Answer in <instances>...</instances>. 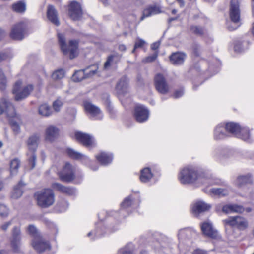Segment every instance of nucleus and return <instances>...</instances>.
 <instances>
[{"mask_svg":"<svg viewBox=\"0 0 254 254\" xmlns=\"http://www.w3.org/2000/svg\"><path fill=\"white\" fill-rule=\"evenodd\" d=\"M184 94V91L182 89H179L178 90H176L174 94V97L175 98H178L181 97L183 96Z\"/></svg>","mask_w":254,"mask_h":254,"instance_id":"obj_59","label":"nucleus"},{"mask_svg":"<svg viewBox=\"0 0 254 254\" xmlns=\"http://www.w3.org/2000/svg\"><path fill=\"white\" fill-rule=\"evenodd\" d=\"M7 55L4 53H0V62L7 58Z\"/></svg>","mask_w":254,"mask_h":254,"instance_id":"obj_64","label":"nucleus"},{"mask_svg":"<svg viewBox=\"0 0 254 254\" xmlns=\"http://www.w3.org/2000/svg\"><path fill=\"white\" fill-rule=\"evenodd\" d=\"M75 136L78 141L86 147H92L95 144L94 137L88 134L78 131L75 132Z\"/></svg>","mask_w":254,"mask_h":254,"instance_id":"obj_18","label":"nucleus"},{"mask_svg":"<svg viewBox=\"0 0 254 254\" xmlns=\"http://www.w3.org/2000/svg\"><path fill=\"white\" fill-rule=\"evenodd\" d=\"M3 114H5L9 118L14 117L16 115L14 106L6 97L0 99V115Z\"/></svg>","mask_w":254,"mask_h":254,"instance_id":"obj_11","label":"nucleus"},{"mask_svg":"<svg viewBox=\"0 0 254 254\" xmlns=\"http://www.w3.org/2000/svg\"><path fill=\"white\" fill-rule=\"evenodd\" d=\"M115 56L113 55H111L108 56L107 61L104 64V68L106 69L108 68L111 65V63L113 62V59Z\"/></svg>","mask_w":254,"mask_h":254,"instance_id":"obj_55","label":"nucleus"},{"mask_svg":"<svg viewBox=\"0 0 254 254\" xmlns=\"http://www.w3.org/2000/svg\"><path fill=\"white\" fill-rule=\"evenodd\" d=\"M8 214V209L3 204H0V215L2 217H6Z\"/></svg>","mask_w":254,"mask_h":254,"instance_id":"obj_53","label":"nucleus"},{"mask_svg":"<svg viewBox=\"0 0 254 254\" xmlns=\"http://www.w3.org/2000/svg\"><path fill=\"white\" fill-rule=\"evenodd\" d=\"M223 222L226 225L236 227L241 231L245 230L249 227L247 219L241 216L229 217L223 220Z\"/></svg>","mask_w":254,"mask_h":254,"instance_id":"obj_8","label":"nucleus"},{"mask_svg":"<svg viewBox=\"0 0 254 254\" xmlns=\"http://www.w3.org/2000/svg\"><path fill=\"white\" fill-rule=\"evenodd\" d=\"M144 245L150 246L155 251L160 252L163 248H164L166 245L164 243H161L157 240H154L152 238H148L145 240Z\"/></svg>","mask_w":254,"mask_h":254,"instance_id":"obj_34","label":"nucleus"},{"mask_svg":"<svg viewBox=\"0 0 254 254\" xmlns=\"http://www.w3.org/2000/svg\"><path fill=\"white\" fill-rule=\"evenodd\" d=\"M211 206L203 201H198L194 203L191 207L192 213L195 215H198L202 212L208 211Z\"/></svg>","mask_w":254,"mask_h":254,"instance_id":"obj_24","label":"nucleus"},{"mask_svg":"<svg viewBox=\"0 0 254 254\" xmlns=\"http://www.w3.org/2000/svg\"><path fill=\"white\" fill-rule=\"evenodd\" d=\"M234 50L235 52L238 53H240L243 51V49L242 47L241 43L236 44L234 46Z\"/></svg>","mask_w":254,"mask_h":254,"instance_id":"obj_60","label":"nucleus"},{"mask_svg":"<svg viewBox=\"0 0 254 254\" xmlns=\"http://www.w3.org/2000/svg\"><path fill=\"white\" fill-rule=\"evenodd\" d=\"M25 186V184L21 180L20 181L18 184L14 187L11 194L12 197L17 199L21 197L23 194V188Z\"/></svg>","mask_w":254,"mask_h":254,"instance_id":"obj_36","label":"nucleus"},{"mask_svg":"<svg viewBox=\"0 0 254 254\" xmlns=\"http://www.w3.org/2000/svg\"><path fill=\"white\" fill-rule=\"evenodd\" d=\"M98 68L97 65H92L83 70L77 71L73 75L72 80L74 82H80L85 78L92 76L95 74Z\"/></svg>","mask_w":254,"mask_h":254,"instance_id":"obj_10","label":"nucleus"},{"mask_svg":"<svg viewBox=\"0 0 254 254\" xmlns=\"http://www.w3.org/2000/svg\"><path fill=\"white\" fill-rule=\"evenodd\" d=\"M96 158L101 165L106 166L112 162L113 155L111 153L102 152L98 155H97Z\"/></svg>","mask_w":254,"mask_h":254,"instance_id":"obj_30","label":"nucleus"},{"mask_svg":"<svg viewBox=\"0 0 254 254\" xmlns=\"http://www.w3.org/2000/svg\"><path fill=\"white\" fill-rule=\"evenodd\" d=\"M229 15L234 23H238L240 19V10L238 0H231L230 5Z\"/></svg>","mask_w":254,"mask_h":254,"instance_id":"obj_17","label":"nucleus"},{"mask_svg":"<svg viewBox=\"0 0 254 254\" xmlns=\"http://www.w3.org/2000/svg\"><path fill=\"white\" fill-rule=\"evenodd\" d=\"M68 14L73 20L79 19L82 15V11L80 4L76 1H72L69 6Z\"/></svg>","mask_w":254,"mask_h":254,"instance_id":"obj_21","label":"nucleus"},{"mask_svg":"<svg viewBox=\"0 0 254 254\" xmlns=\"http://www.w3.org/2000/svg\"><path fill=\"white\" fill-rule=\"evenodd\" d=\"M231 151L228 148L218 147L213 152V156L218 160H221L231 155Z\"/></svg>","mask_w":254,"mask_h":254,"instance_id":"obj_25","label":"nucleus"},{"mask_svg":"<svg viewBox=\"0 0 254 254\" xmlns=\"http://www.w3.org/2000/svg\"><path fill=\"white\" fill-rule=\"evenodd\" d=\"M157 56L158 52H155V53L153 55L145 58L144 59H143V62L146 63L152 62L157 58Z\"/></svg>","mask_w":254,"mask_h":254,"instance_id":"obj_57","label":"nucleus"},{"mask_svg":"<svg viewBox=\"0 0 254 254\" xmlns=\"http://www.w3.org/2000/svg\"><path fill=\"white\" fill-rule=\"evenodd\" d=\"M193 254H208V253L204 250L198 249L194 251Z\"/></svg>","mask_w":254,"mask_h":254,"instance_id":"obj_61","label":"nucleus"},{"mask_svg":"<svg viewBox=\"0 0 254 254\" xmlns=\"http://www.w3.org/2000/svg\"><path fill=\"white\" fill-rule=\"evenodd\" d=\"M160 44V42L159 41H157V42L153 43L151 45V49L153 50H157L159 48Z\"/></svg>","mask_w":254,"mask_h":254,"instance_id":"obj_62","label":"nucleus"},{"mask_svg":"<svg viewBox=\"0 0 254 254\" xmlns=\"http://www.w3.org/2000/svg\"><path fill=\"white\" fill-rule=\"evenodd\" d=\"M64 76V71L62 69H60L55 71L53 73L52 77L55 80H59L63 78Z\"/></svg>","mask_w":254,"mask_h":254,"instance_id":"obj_45","label":"nucleus"},{"mask_svg":"<svg viewBox=\"0 0 254 254\" xmlns=\"http://www.w3.org/2000/svg\"><path fill=\"white\" fill-rule=\"evenodd\" d=\"M76 192V190L72 187L64 186L63 193L66 194L68 195H75Z\"/></svg>","mask_w":254,"mask_h":254,"instance_id":"obj_50","label":"nucleus"},{"mask_svg":"<svg viewBox=\"0 0 254 254\" xmlns=\"http://www.w3.org/2000/svg\"><path fill=\"white\" fill-rule=\"evenodd\" d=\"M28 232L33 238L37 236H41L39 234L37 228L33 225H30L27 229Z\"/></svg>","mask_w":254,"mask_h":254,"instance_id":"obj_48","label":"nucleus"},{"mask_svg":"<svg viewBox=\"0 0 254 254\" xmlns=\"http://www.w3.org/2000/svg\"><path fill=\"white\" fill-rule=\"evenodd\" d=\"M11 225V222L9 221V222L5 223L3 225H2L1 228L3 231H6L7 229V228H8V227Z\"/></svg>","mask_w":254,"mask_h":254,"instance_id":"obj_63","label":"nucleus"},{"mask_svg":"<svg viewBox=\"0 0 254 254\" xmlns=\"http://www.w3.org/2000/svg\"><path fill=\"white\" fill-rule=\"evenodd\" d=\"M192 50L194 54L196 56H199L201 51V46L197 43H194L192 46Z\"/></svg>","mask_w":254,"mask_h":254,"instance_id":"obj_54","label":"nucleus"},{"mask_svg":"<svg viewBox=\"0 0 254 254\" xmlns=\"http://www.w3.org/2000/svg\"><path fill=\"white\" fill-rule=\"evenodd\" d=\"M209 183V182H208ZM212 185H217L222 186V187H214L210 190L211 194L219 197L225 196L228 195L230 188L227 186V183L224 180L219 178H213L211 182Z\"/></svg>","mask_w":254,"mask_h":254,"instance_id":"obj_7","label":"nucleus"},{"mask_svg":"<svg viewBox=\"0 0 254 254\" xmlns=\"http://www.w3.org/2000/svg\"><path fill=\"white\" fill-rule=\"evenodd\" d=\"M20 231L18 227H14L12 230L11 246L13 251L16 253H22L21 249Z\"/></svg>","mask_w":254,"mask_h":254,"instance_id":"obj_14","label":"nucleus"},{"mask_svg":"<svg viewBox=\"0 0 254 254\" xmlns=\"http://www.w3.org/2000/svg\"><path fill=\"white\" fill-rule=\"evenodd\" d=\"M66 153L70 158L75 160H80L83 163H86V161H89V159L86 156L73 149L68 148L66 150Z\"/></svg>","mask_w":254,"mask_h":254,"instance_id":"obj_31","label":"nucleus"},{"mask_svg":"<svg viewBox=\"0 0 254 254\" xmlns=\"http://www.w3.org/2000/svg\"><path fill=\"white\" fill-rule=\"evenodd\" d=\"M228 136L224 124L217 125L213 131V138L215 140L224 139Z\"/></svg>","mask_w":254,"mask_h":254,"instance_id":"obj_23","label":"nucleus"},{"mask_svg":"<svg viewBox=\"0 0 254 254\" xmlns=\"http://www.w3.org/2000/svg\"><path fill=\"white\" fill-rule=\"evenodd\" d=\"M129 80L126 76H123L119 80L116 85V90L119 94H123L128 90Z\"/></svg>","mask_w":254,"mask_h":254,"instance_id":"obj_27","label":"nucleus"},{"mask_svg":"<svg viewBox=\"0 0 254 254\" xmlns=\"http://www.w3.org/2000/svg\"><path fill=\"white\" fill-rule=\"evenodd\" d=\"M22 81L18 80L15 83L12 90V93L15 96V100L19 101L27 98L33 90V86L29 84L22 88Z\"/></svg>","mask_w":254,"mask_h":254,"instance_id":"obj_6","label":"nucleus"},{"mask_svg":"<svg viewBox=\"0 0 254 254\" xmlns=\"http://www.w3.org/2000/svg\"><path fill=\"white\" fill-rule=\"evenodd\" d=\"M11 7L12 9L17 13H23L26 9V3L23 1H19L13 3Z\"/></svg>","mask_w":254,"mask_h":254,"instance_id":"obj_39","label":"nucleus"},{"mask_svg":"<svg viewBox=\"0 0 254 254\" xmlns=\"http://www.w3.org/2000/svg\"><path fill=\"white\" fill-rule=\"evenodd\" d=\"M92 235L94 236V237L93 238H92V239L94 240L96 238L100 237L102 235V234H101L100 231H99V230L97 229L93 231L90 232L89 233H88V235H87L88 237H90Z\"/></svg>","mask_w":254,"mask_h":254,"instance_id":"obj_56","label":"nucleus"},{"mask_svg":"<svg viewBox=\"0 0 254 254\" xmlns=\"http://www.w3.org/2000/svg\"><path fill=\"white\" fill-rule=\"evenodd\" d=\"M195 235V232L190 229H183L179 231L178 239L183 240L185 239H190Z\"/></svg>","mask_w":254,"mask_h":254,"instance_id":"obj_37","label":"nucleus"},{"mask_svg":"<svg viewBox=\"0 0 254 254\" xmlns=\"http://www.w3.org/2000/svg\"><path fill=\"white\" fill-rule=\"evenodd\" d=\"M68 203L66 200H62L61 202H60L57 204V208L59 211L61 212L65 211L68 207Z\"/></svg>","mask_w":254,"mask_h":254,"instance_id":"obj_46","label":"nucleus"},{"mask_svg":"<svg viewBox=\"0 0 254 254\" xmlns=\"http://www.w3.org/2000/svg\"><path fill=\"white\" fill-rule=\"evenodd\" d=\"M145 44V41L141 39H138L134 43V48L132 51V53H134L135 50L138 48H141Z\"/></svg>","mask_w":254,"mask_h":254,"instance_id":"obj_51","label":"nucleus"},{"mask_svg":"<svg viewBox=\"0 0 254 254\" xmlns=\"http://www.w3.org/2000/svg\"><path fill=\"white\" fill-rule=\"evenodd\" d=\"M161 13L160 8L157 6H150L144 10L140 20H143L145 18Z\"/></svg>","mask_w":254,"mask_h":254,"instance_id":"obj_35","label":"nucleus"},{"mask_svg":"<svg viewBox=\"0 0 254 254\" xmlns=\"http://www.w3.org/2000/svg\"><path fill=\"white\" fill-rule=\"evenodd\" d=\"M190 29L191 32L197 35H202L204 33V29L200 26H192Z\"/></svg>","mask_w":254,"mask_h":254,"instance_id":"obj_47","label":"nucleus"},{"mask_svg":"<svg viewBox=\"0 0 254 254\" xmlns=\"http://www.w3.org/2000/svg\"><path fill=\"white\" fill-rule=\"evenodd\" d=\"M201 175L197 169L192 166H188L183 168L178 175V179L182 184L193 183L200 179Z\"/></svg>","mask_w":254,"mask_h":254,"instance_id":"obj_3","label":"nucleus"},{"mask_svg":"<svg viewBox=\"0 0 254 254\" xmlns=\"http://www.w3.org/2000/svg\"><path fill=\"white\" fill-rule=\"evenodd\" d=\"M152 177L153 174L149 168H145L141 171L140 179L142 182H148L152 178Z\"/></svg>","mask_w":254,"mask_h":254,"instance_id":"obj_38","label":"nucleus"},{"mask_svg":"<svg viewBox=\"0 0 254 254\" xmlns=\"http://www.w3.org/2000/svg\"><path fill=\"white\" fill-rule=\"evenodd\" d=\"M85 110L90 116V118L95 120H101L103 118V114L100 109L93 104L89 101H85L83 103Z\"/></svg>","mask_w":254,"mask_h":254,"instance_id":"obj_12","label":"nucleus"},{"mask_svg":"<svg viewBox=\"0 0 254 254\" xmlns=\"http://www.w3.org/2000/svg\"><path fill=\"white\" fill-rule=\"evenodd\" d=\"M186 58V55L182 52L173 53L170 56V60L172 64L175 65L182 64Z\"/></svg>","mask_w":254,"mask_h":254,"instance_id":"obj_29","label":"nucleus"},{"mask_svg":"<svg viewBox=\"0 0 254 254\" xmlns=\"http://www.w3.org/2000/svg\"><path fill=\"white\" fill-rule=\"evenodd\" d=\"M201 229L203 233L208 237L215 239L218 236V233L213 227L210 221H206L201 225Z\"/></svg>","mask_w":254,"mask_h":254,"instance_id":"obj_22","label":"nucleus"},{"mask_svg":"<svg viewBox=\"0 0 254 254\" xmlns=\"http://www.w3.org/2000/svg\"><path fill=\"white\" fill-rule=\"evenodd\" d=\"M225 126L228 134L230 133L246 141H251L250 130L248 127H242L239 124L234 122L227 123L225 124Z\"/></svg>","mask_w":254,"mask_h":254,"instance_id":"obj_2","label":"nucleus"},{"mask_svg":"<svg viewBox=\"0 0 254 254\" xmlns=\"http://www.w3.org/2000/svg\"><path fill=\"white\" fill-rule=\"evenodd\" d=\"M149 116V111L144 106L137 105L134 110V117L137 122L143 123L146 121Z\"/></svg>","mask_w":254,"mask_h":254,"instance_id":"obj_16","label":"nucleus"},{"mask_svg":"<svg viewBox=\"0 0 254 254\" xmlns=\"http://www.w3.org/2000/svg\"><path fill=\"white\" fill-rule=\"evenodd\" d=\"M12 129L15 133H18L20 131V127L19 125L14 122L11 123Z\"/></svg>","mask_w":254,"mask_h":254,"instance_id":"obj_58","label":"nucleus"},{"mask_svg":"<svg viewBox=\"0 0 254 254\" xmlns=\"http://www.w3.org/2000/svg\"><path fill=\"white\" fill-rule=\"evenodd\" d=\"M252 182L251 176L249 174L239 176L235 181V184L239 187L251 184Z\"/></svg>","mask_w":254,"mask_h":254,"instance_id":"obj_33","label":"nucleus"},{"mask_svg":"<svg viewBox=\"0 0 254 254\" xmlns=\"http://www.w3.org/2000/svg\"><path fill=\"white\" fill-rule=\"evenodd\" d=\"M59 129L54 126H48L45 130V140L47 141H54L59 135Z\"/></svg>","mask_w":254,"mask_h":254,"instance_id":"obj_26","label":"nucleus"},{"mask_svg":"<svg viewBox=\"0 0 254 254\" xmlns=\"http://www.w3.org/2000/svg\"><path fill=\"white\" fill-rule=\"evenodd\" d=\"M155 85L157 91L161 94H165L169 90V87L164 76L160 73L154 77Z\"/></svg>","mask_w":254,"mask_h":254,"instance_id":"obj_20","label":"nucleus"},{"mask_svg":"<svg viewBox=\"0 0 254 254\" xmlns=\"http://www.w3.org/2000/svg\"><path fill=\"white\" fill-rule=\"evenodd\" d=\"M26 26L24 22H20L14 25L11 28L10 36L16 40H21L25 36Z\"/></svg>","mask_w":254,"mask_h":254,"instance_id":"obj_13","label":"nucleus"},{"mask_svg":"<svg viewBox=\"0 0 254 254\" xmlns=\"http://www.w3.org/2000/svg\"><path fill=\"white\" fill-rule=\"evenodd\" d=\"M135 247L134 245L129 243L127 244L124 248L119 250L120 254H135Z\"/></svg>","mask_w":254,"mask_h":254,"instance_id":"obj_40","label":"nucleus"},{"mask_svg":"<svg viewBox=\"0 0 254 254\" xmlns=\"http://www.w3.org/2000/svg\"><path fill=\"white\" fill-rule=\"evenodd\" d=\"M40 139V135L39 133H34L30 136L26 141L28 148L27 160L31 169H33L36 165V155L35 152L38 148Z\"/></svg>","mask_w":254,"mask_h":254,"instance_id":"obj_1","label":"nucleus"},{"mask_svg":"<svg viewBox=\"0 0 254 254\" xmlns=\"http://www.w3.org/2000/svg\"><path fill=\"white\" fill-rule=\"evenodd\" d=\"M47 15L48 20L51 23L57 26L60 25V22L58 17V13L53 6H48L47 11Z\"/></svg>","mask_w":254,"mask_h":254,"instance_id":"obj_28","label":"nucleus"},{"mask_svg":"<svg viewBox=\"0 0 254 254\" xmlns=\"http://www.w3.org/2000/svg\"><path fill=\"white\" fill-rule=\"evenodd\" d=\"M38 112L40 115L45 117L49 116L52 114L50 107L46 104L40 105L39 107Z\"/></svg>","mask_w":254,"mask_h":254,"instance_id":"obj_43","label":"nucleus"},{"mask_svg":"<svg viewBox=\"0 0 254 254\" xmlns=\"http://www.w3.org/2000/svg\"><path fill=\"white\" fill-rule=\"evenodd\" d=\"M52 188L56 190H57L61 193H63L64 186L59 183H53L51 185Z\"/></svg>","mask_w":254,"mask_h":254,"instance_id":"obj_52","label":"nucleus"},{"mask_svg":"<svg viewBox=\"0 0 254 254\" xmlns=\"http://www.w3.org/2000/svg\"><path fill=\"white\" fill-rule=\"evenodd\" d=\"M35 196L38 205L43 208L52 205L55 202V194L51 189H45L36 192Z\"/></svg>","mask_w":254,"mask_h":254,"instance_id":"obj_5","label":"nucleus"},{"mask_svg":"<svg viewBox=\"0 0 254 254\" xmlns=\"http://www.w3.org/2000/svg\"><path fill=\"white\" fill-rule=\"evenodd\" d=\"M6 78L1 70H0V90L3 91L6 86Z\"/></svg>","mask_w":254,"mask_h":254,"instance_id":"obj_44","label":"nucleus"},{"mask_svg":"<svg viewBox=\"0 0 254 254\" xmlns=\"http://www.w3.org/2000/svg\"><path fill=\"white\" fill-rule=\"evenodd\" d=\"M223 212L228 214L232 212L242 213L244 211V208L241 205L236 204H228L224 205L222 208Z\"/></svg>","mask_w":254,"mask_h":254,"instance_id":"obj_32","label":"nucleus"},{"mask_svg":"<svg viewBox=\"0 0 254 254\" xmlns=\"http://www.w3.org/2000/svg\"><path fill=\"white\" fill-rule=\"evenodd\" d=\"M31 245L34 250L39 254L47 252L51 249L49 241L43 238L42 236L33 238Z\"/></svg>","mask_w":254,"mask_h":254,"instance_id":"obj_9","label":"nucleus"},{"mask_svg":"<svg viewBox=\"0 0 254 254\" xmlns=\"http://www.w3.org/2000/svg\"><path fill=\"white\" fill-rule=\"evenodd\" d=\"M20 164V161L18 159L15 158L12 160L10 164V174L11 176L16 175Z\"/></svg>","mask_w":254,"mask_h":254,"instance_id":"obj_41","label":"nucleus"},{"mask_svg":"<svg viewBox=\"0 0 254 254\" xmlns=\"http://www.w3.org/2000/svg\"><path fill=\"white\" fill-rule=\"evenodd\" d=\"M137 203H135L132 198V196H129L126 197L124 201L121 204V207L123 208H127L129 206L132 208H136L137 206Z\"/></svg>","mask_w":254,"mask_h":254,"instance_id":"obj_42","label":"nucleus"},{"mask_svg":"<svg viewBox=\"0 0 254 254\" xmlns=\"http://www.w3.org/2000/svg\"><path fill=\"white\" fill-rule=\"evenodd\" d=\"M75 136L78 141L86 147H92L95 144L94 137L88 134L78 131L75 132Z\"/></svg>","mask_w":254,"mask_h":254,"instance_id":"obj_19","label":"nucleus"},{"mask_svg":"<svg viewBox=\"0 0 254 254\" xmlns=\"http://www.w3.org/2000/svg\"><path fill=\"white\" fill-rule=\"evenodd\" d=\"M63 105V101L59 98L55 101L53 103V107L56 112H59Z\"/></svg>","mask_w":254,"mask_h":254,"instance_id":"obj_49","label":"nucleus"},{"mask_svg":"<svg viewBox=\"0 0 254 254\" xmlns=\"http://www.w3.org/2000/svg\"><path fill=\"white\" fill-rule=\"evenodd\" d=\"M58 41L61 49L64 55L69 54V58L72 59L77 56L79 41L70 40L68 44L65 41V37L62 34H58Z\"/></svg>","mask_w":254,"mask_h":254,"instance_id":"obj_4","label":"nucleus"},{"mask_svg":"<svg viewBox=\"0 0 254 254\" xmlns=\"http://www.w3.org/2000/svg\"><path fill=\"white\" fill-rule=\"evenodd\" d=\"M60 180L63 182H69L74 178V168L69 163H65L63 170L59 173Z\"/></svg>","mask_w":254,"mask_h":254,"instance_id":"obj_15","label":"nucleus"}]
</instances>
